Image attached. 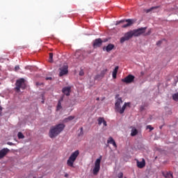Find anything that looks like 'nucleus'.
Listing matches in <instances>:
<instances>
[{
    "label": "nucleus",
    "mask_w": 178,
    "mask_h": 178,
    "mask_svg": "<svg viewBox=\"0 0 178 178\" xmlns=\"http://www.w3.org/2000/svg\"><path fill=\"white\" fill-rule=\"evenodd\" d=\"M145 30H147V27H141L127 32L124 36L120 38L121 44H123L125 41H129V40L133 38V37H140V35H143V34L145 33Z\"/></svg>",
    "instance_id": "f257e3e1"
},
{
    "label": "nucleus",
    "mask_w": 178,
    "mask_h": 178,
    "mask_svg": "<svg viewBox=\"0 0 178 178\" xmlns=\"http://www.w3.org/2000/svg\"><path fill=\"white\" fill-rule=\"evenodd\" d=\"M65 127V124H58L51 127L49 132V136L50 138H55V137H57V136H59L63 131Z\"/></svg>",
    "instance_id": "f03ea898"
},
{
    "label": "nucleus",
    "mask_w": 178,
    "mask_h": 178,
    "mask_svg": "<svg viewBox=\"0 0 178 178\" xmlns=\"http://www.w3.org/2000/svg\"><path fill=\"white\" fill-rule=\"evenodd\" d=\"M123 104V100L122 99V97H119L116 99L115 104V112H118V113H120V115L124 113V111H126L127 106L130 107V102H125L122 107L120 106Z\"/></svg>",
    "instance_id": "7ed1b4c3"
},
{
    "label": "nucleus",
    "mask_w": 178,
    "mask_h": 178,
    "mask_svg": "<svg viewBox=\"0 0 178 178\" xmlns=\"http://www.w3.org/2000/svg\"><path fill=\"white\" fill-rule=\"evenodd\" d=\"M79 154L80 152L79 150H76L70 155L67 161V166H70V168H74V162H76V159H77V156H79Z\"/></svg>",
    "instance_id": "20e7f679"
},
{
    "label": "nucleus",
    "mask_w": 178,
    "mask_h": 178,
    "mask_svg": "<svg viewBox=\"0 0 178 178\" xmlns=\"http://www.w3.org/2000/svg\"><path fill=\"white\" fill-rule=\"evenodd\" d=\"M15 86L16 87L15 88V90H17V92H20V88L22 90H24L26 88V81L24 79L21 78L16 81Z\"/></svg>",
    "instance_id": "39448f33"
},
{
    "label": "nucleus",
    "mask_w": 178,
    "mask_h": 178,
    "mask_svg": "<svg viewBox=\"0 0 178 178\" xmlns=\"http://www.w3.org/2000/svg\"><path fill=\"white\" fill-rule=\"evenodd\" d=\"M124 22H126L127 24L122 26V29H127V27L131 26L133 24H134V23H136V19H122L120 21H118L116 22V25L118 26V24H120V23H124Z\"/></svg>",
    "instance_id": "423d86ee"
},
{
    "label": "nucleus",
    "mask_w": 178,
    "mask_h": 178,
    "mask_svg": "<svg viewBox=\"0 0 178 178\" xmlns=\"http://www.w3.org/2000/svg\"><path fill=\"white\" fill-rule=\"evenodd\" d=\"M102 160V156H100L99 159H97L95 163V168L93 169V175L97 176L98 175L99 170L101 169V161Z\"/></svg>",
    "instance_id": "0eeeda50"
},
{
    "label": "nucleus",
    "mask_w": 178,
    "mask_h": 178,
    "mask_svg": "<svg viewBox=\"0 0 178 178\" xmlns=\"http://www.w3.org/2000/svg\"><path fill=\"white\" fill-rule=\"evenodd\" d=\"M134 79H136V76H134V75L129 74L121 81H122V83H126V84H131V83H133V81H134Z\"/></svg>",
    "instance_id": "6e6552de"
},
{
    "label": "nucleus",
    "mask_w": 178,
    "mask_h": 178,
    "mask_svg": "<svg viewBox=\"0 0 178 178\" xmlns=\"http://www.w3.org/2000/svg\"><path fill=\"white\" fill-rule=\"evenodd\" d=\"M68 67L67 65H63L62 67H60L59 69L60 70V73H59V76L60 77H62V76H65V74H67V73H69V71L67 70Z\"/></svg>",
    "instance_id": "1a4fd4ad"
},
{
    "label": "nucleus",
    "mask_w": 178,
    "mask_h": 178,
    "mask_svg": "<svg viewBox=\"0 0 178 178\" xmlns=\"http://www.w3.org/2000/svg\"><path fill=\"white\" fill-rule=\"evenodd\" d=\"M107 72H108V68H105L102 70L99 74H97L95 76V80H99V79L104 78Z\"/></svg>",
    "instance_id": "9d476101"
},
{
    "label": "nucleus",
    "mask_w": 178,
    "mask_h": 178,
    "mask_svg": "<svg viewBox=\"0 0 178 178\" xmlns=\"http://www.w3.org/2000/svg\"><path fill=\"white\" fill-rule=\"evenodd\" d=\"M93 47L94 48H99L101 45H102V38H97L93 41Z\"/></svg>",
    "instance_id": "9b49d317"
},
{
    "label": "nucleus",
    "mask_w": 178,
    "mask_h": 178,
    "mask_svg": "<svg viewBox=\"0 0 178 178\" xmlns=\"http://www.w3.org/2000/svg\"><path fill=\"white\" fill-rule=\"evenodd\" d=\"M10 151V150L8 148H3L1 150H0V159L5 158V156L9 154Z\"/></svg>",
    "instance_id": "f8f14e48"
},
{
    "label": "nucleus",
    "mask_w": 178,
    "mask_h": 178,
    "mask_svg": "<svg viewBox=\"0 0 178 178\" xmlns=\"http://www.w3.org/2000/svg\"><path fill=\"white\" fill-rule=\"evenodd\" d=\"M71 91H72V88L70 86L65 87L62 90V92H63L65 95H67V97H69V95H70Z\"/></svg>",
    "instance_id": "ddd939ff"
},
{
    "label": "nucleus",
    "mask_w": 178,
    "mask_h": 178,
    "mask_svg": "<svg viewBox=\"0 0 178 178\" xmlns=\"http://www.w3.org/2000/svg\"><path fill=\"white\" fill-rule=\"evenodd\" d=\"M137 166L139 169H143V168L145 167V160L143 159L142 161H137Z\"/></svg>",
    "instance_id": "4468645a"
},
{
    "label": "nucleus",
    "mask_w": 178,
    "mask_h": 178,
    "mask_svg": "<svg viewBox=\"0 0 178 178\" xmlns=\"http://www.w3.org/2000/svg\"><path fill=\"white\" fill-rule=\"evenodd\" d=\"M115 48V45L113 44H108L106 47V52H111V51H112V49H113Z\"/></svg>",
    "instance_id": "2eb2a0df"
},
{
    "label": "nucleus",
    "mask_w": 178,
    "mask_h": 178,
    "mask_svg": "<svg viewBox=\"0 0 178 178\" xmlns=\"http://www.w3.org/2000/svg\"><path fill=\"white\" fill-rule=\"evenodd\" d=\"M119 70V66H116L113 71V79H116V76L118 75V71Z\"/></svg>",
    "instance_id": "dca6fc26"
},
{
    "label": "nucleus",
    "mask_w": 178,
    "mask_h": 178,
    "mask_svg": "<svg viewBox=\"0 0 178 178\" xmlns=\"http://www.w3.org/2000/svg\"><path fill=\"white\" fill-rule=\"evenodd\" d=\"M163 175L165 178H173V174L172 172H163Z\"/></svg>",
    "instance_id": "f3484780"
},
{
    "label": "nucleus",
    "mask_w": 178,
    "mask_h": 178,
    "mask_svg": "<svg viewBox=\"0 0 178 178\" xmlns=\"http://www.w3.org/2000/svg\"><path fill=\"white\" fill-rule=\"evenodd\" d=\"M73 119H74V116L70 115V116L67 117V118L64 119V122L67 123V122H70L71 120H73Z\"/></svg>",
    "instance_id": "a211bd4d"
},
{
    "label": "nucleus",
    "mask_w": 178,
    "mask_h": 178,
    "mask_svg": "<svg viewBox=\"0 0 178 178\" xmlns=\"http://www.w3.org/2000/svg\"><path fill=\"white\" fill-rule=\"evenodd\" d=\"M138 134V131L136 129H132L131 136V137H134Z\"/></svg>",
    "instance_id": "6ab92c4d"
},
{
    "label": "nucleus",
    "mask_w": 178,
    "mask_h": 178,
    "mask_svg": "<svg viewBox=\"0 0 178 178\" xmlns=\"http://www.w3.org/2000/svg\"><path fill=\"white\" fill-rule=\"evenodd\" d=\"M104 120H105V119L104 118H102V117L99 118L97 120L99 126H101V124H102V123H104Z\"/></svg>",
    "instance_id": "aec40b11"
},
{
    "label": "nucleus",
    "mask_w": 178,
    "mask_h": 178,
    "mask_svg": "<svg viewBox=\"0 0 178 178\" xmlns=\"http://www.w3.org/2000/svg\"><path fill=\"white\" fill-rule=\"evenodd\" d=\"M158 8H159V6L152 7V8L146 10V13H149V12H152V10H154V9H158Z\"/></svg>",
    "instance_id": "412c9836"
},
{
    "label": "nucleus",
    "mask_w": 178,
    "mask_h": 178,
    "mask_svg": "<svg viewBox=\"0 0 178 178\" xmlns=\"http://www.w3.org/2000/svg\"><path fill=\"white\" fill-rule=\"evenodd\" d=\"M17 137H18L19 140H22V139L24 138V135H23V133H22V132H19L17 134Z\"/></svg>",
    "instance_id": "4be33fe9"
},
{
    "label": "nucleus",
    "mask_w": 178,
    "mask_h": 178,
    "mask_svg": "<svg viewBox=\"0 0 178 178\" xmlns=\"http://www.w3.org/2000/svg\"><path fill=\"white\" fill-rule=\"evenodd\" d=\"M54 54L52 53H49V62H50V63H52V62H54Z\"/></svg>",
    "instance_id": "5701e85b"
},
{
    "label": "nucleus",
    "mask_w": 178,
    "mask_h": 178,
    "mask_svg": "<svg viewBox=\"0 0 178 178\" xmlns=\"http://www.w3.org/2000/svg\"><path fill=\"white\" fill-rule=\"evenodd\" d=\"M114 141H115V140L113 139V138L110 137L108 138V140H107V143H108V144H113Z\"/></svg>",
    "instance_id": "b1692460"
},
{
    "label": "nucleus",
    "mask_w": 178,
    "mask_h": 178,
    "mask_svg": "<svg viewBox=\"0 0 178 178\" xmlns=\"http://www.w3.org/2000/svg\"><path fill=\"white\" fill-rule=\"evenodd\" d=\"M60 109H62V103H60V101H58L57 105V111H60Z\"/></svg>",
    "instance_id": "393cba45"
},
{
    "label": "nucleus",
    "mask_w": 178,
    "mask_h": 178,
    "mask_svg": "<svg viewBox=\"0 0 178 178\" xmlns=\"http://www.w3.org/2000/svg\"><path fill=\"white\" fill-rule=\"evenodd\" d=\"M163 41H165V39H163L161 40H159L157 42H156V45H158L159 47V45H161L162 44V42H163Z\"/></svg>",
    "instance_id": "a878e982"
},
{
    "label": "nucleus",
    "mask_w": 178,
    "mask_h": 178,
    "mask_svg": "<svg viewBox=\"0 0 178 178\" xmlns=\"http://www.w3.org/2000/svg\"><path fill=\"white\" fill-rule=\"evenodd\" d=\"M147 129H149L150 131H152V130H154V127H152L151 125H147Z\"/></svg>",
    "instance_id": "bb28decb"
},
{
    "label": "nucleus",
    "mask_w": 178,
    "mask_h": 178,
    "mask_svg": "<svg viewBox=\"0 0 178 178\" xmlns=\"http://www.w3.org/2000/svg\"><path fill=\"white\" fill-rule=\"evenodd\" d=\"M118 178H123V172H119L118 175Z\"/></svg>",
    "instance_id": "cd10ccee"
},
{
    "label": "nucleus",
    "mask_w": 178,
    "mask_h": 178,
    "mask_svg": "<svg viewBox=\"0 0 178 178\" xmlns=\"http://www.w3.org/2000/svg\"><path fill=\"white\" fill-rule=\"evenodd\" d=\"M79 76H84V71L83 70H81L79 72Z\"/></svg>",
    "instance_id": "c85d7f7f"
},
{
    "label": "nucleus",
    "mask_w": 178,
    "mask_h": 178,
    "mask_svg": "<svg viewBox=\"0 0 178 178\" xmlns=\"http://www.w3.org/2000/svg\"><path fill=\"white\" fill-rule=\"evenodd\" d=\"M112 145H113V147H115V148H118V145H116V142H115V140L112 143Z\"/></svg>",
    "instance_id": "c756f323"
},
{
    "label": "nucleus",
    "mask_w": 178,
    "mask_h": 178,
    "mask_svg": "<svg viewBox=\"0 0 178 178\" xmlns=\"http://www.w3.org/2000/svg\"><path fill=\"white\" fill-rule=\"evenodd\" d=\"M15 69L16 71H17L20 69V67H19V65H16Z\"/></svg>",
    "instance_id": "7c9ffc66"
},
{
    "label": "nucleus",
    "mask_w": 178,
    "mask_h": 178,
    "mask_svg": "<svg viewBox=\"0 0 178 178\" xmlns=\"http://www.w3.org/2000/svg\"><path fill=\"white\" fill-rule=\"evenodd\" d=\"M7 144H8V145H15V143H11V142H8Z\"/></svg>",
    "instance_id": "2f4dec72"
},
{
    "label": "nucleus",
    "mask_w": 178,
    "mask_h": 178,
    "mask_svg": "<svg viewBox=\"0 0 178 178\" xmlns=\"http://www.w3.org/2000/svg\"><path fill=\"white\" fill-rule=\"evenodd\" d=\"M0 116H2V107L0 106Z\"/></svg>",
    "instance_id": "473e14b6"
},
{
    "label": "nucleus",
    "mask_w": 178,
    "mask_h": 178,
    "mask_svg": "<svg viewBox=\"0 0 178 178\" xmlns=\"http://www.w3.org/2000/svg\"><path fill=\"white\" fill-rule=\"evenodd\" d=\"M103 124L105 127L108 126V124H106V120H104V122H103Z\"/></svg>",
    "instance_id": "72a5a7b5"
},
{
    "label": "nucleus",
    "mask_w": 178,
    "mask_h": 178,
    "mask_svg": "<svg viewBox=\"0 0 178 178\" xmlns=\"http://www.w3.org/2000/svg\"><path fill=\"white\" fill-rule=\"evenodd\" d=\"M151 34V31H149L147 33L145 34V35H149Z\"/></svg>",
    "instance_id": "f704fd0d"
},
{
    "label": "nucleus",
    "mask_w": 178,
    "mask_h": 178,
    "mask_svg": "<svg viewBox=\"0 0 178 178\" xmlns=\"http://www.w3.org/2000/svg\"><path fill=\"white\" fill-rule=\"evenodd\" d=\"M46 80H52V77H47Z\"/></svg>",
    "instance_id": "c9c22d12"
},
{
    "label": "nucleus",
    "mask_w": 178,
    "mask_h": 178,
    "mask_svg": "<svg viewBox=\"0 0 178 178\" xmlns=\"http://www.w3.org/2000/svg\"><path fill=\"white\" fill-rule=\"evenodd\" d=\"M80 130H81V132H80V134H83V127H81V129H80Z\"/></svg>",
    "instance_id": "e433bc0d"
},
{
    "label": "nucleus",
    "mask_w": 178,
    "mask_h": 178,
    "mask_svg": "<svg viewBox=\"0 0 178 178\" xmlns=\"http://www.w3.org/2000/svg\"><path fill=\"white\" fill-rule=\"evenodd\" d=\"M36 86H40V83L38 82H37Z\"/></svg>",
    "instance_id": "4c0bfd02"
},
{
    "label": "nucleus",
    "mask_w": 178,
    "mask_h": 178,
    "mask_svg": "<svg viewBox=\"0 0 178 178\" xmlns=\"http://www.w3.org/2000/svg\"><path fill=\"white\" fill-rule=\"evenodd\" d=\"M96 99L97 101H99V97H97Z\"/></svg>",
    "instance_id": "58836bf2"
},
{
    "label": "nucleus",
    "mask_w": 178,
    "mask_h": 178,
    "mask_svg": "<svg viewBox=\"0 0 178 178\" xmlns=\"http://www.w3.org/2000/svg\"><path fill=\"white\" fill-rule=\"evenodd\" d=\"M42 104H44V101H42Z\"/></svg>",
    "instance_id": "ea45409f"
},
{
    "label": "nucleus",
    "mask_w": 178,
    "mask_h": 178,
    "mask_svg": "<svg viewBox=\"0 0 178 178\" xmlns=\"http://www.w3.org/2000/svg\"><path fill=\"white\" fill-rule=\"evenodd\" d=\"M65 177H67V175H65Z\"/></svg>",
    "instance_id": "a19ab883"
}]
</instances>
